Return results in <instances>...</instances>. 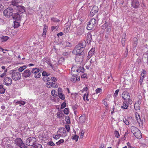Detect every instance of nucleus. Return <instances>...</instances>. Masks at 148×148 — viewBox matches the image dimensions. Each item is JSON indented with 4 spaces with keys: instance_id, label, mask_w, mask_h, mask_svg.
Returning a JSON list of instances; mask_svg holds the SVG:
<instances>
[{
    "instance_id": "nucleus-64",
    "label": "nucleus",
    "mask_w": 148,
    "mask_h": 148,
    "mask_svg": "<svg viewBox=\"0 0 148 148\" xmlns=\"http://www.w3.org/2000/svg\"><path fill=\"white\" fill-rule=\"evenodd\" d=\"M84 132L83 131V130L82 131V132H81V135H80V137L81 138H82L83 137L84 134Z\"/></svg>"
},
{
    "instance_id": "nucleus-38",
    "label": "nucleus",
    "mask_w": 148,
    "mask_h": 148,
    "mask_svg": "<svg viewBox=\"0 0 148 148\" xmlns=\"http://www.w3.org/2000/svg\"><path fill=\"white\" fill-rule=\"evenodd\" d=\"M26 66L25 65H24L20 67L18 69V71L20 72L23 71L26 68Z\"/></svg>"
},
{
    "instance_id": "nucleus-56",
    "label": "nucleus",
    "mask_w": 148,
    "mask_h": 148,
    "mask_svg": "<svg viewBox=\"0 0 148 148\" xmlns=\"http://www.w3.org/2000/svg\"><path fill=\"white\" fill-rule=\"evenodd\" d=\"M77 69V68L75 66H73L71 68V72H75L76 71V69Z\"/></svg>"
},
{
    "instance_id": "nucleus-17",
    "label": "nucleus",
    "mask_w": 148,
    "mask_h": 148,
    "mask_svg": "<svg viewBox=\"0 0 148 148\" xmlns=\"http://www.w3.org/2000/svg\"><path fill=\"white\" fill-rule=\"evenodd\" d=\"M131 5L134 8H137L139 5V3L138 0H133Z\"/></svg>"
},
{
    "instance_id": "nucleus-48",
    "label": "nucleus",
    "mask_w": 148,
    "mask_h": 148,
    "mask_svg": "<svg viewBox=\"0 0 148 148\" xmlns=\"http://www.w3.org/2000/svg\"><path fill=\"white\" fill-rule=\"evenodd\" d=\"M137 40L136 38H135L133 39V42L134 45L136 47L137 44Z\"/></svg>"
},
{
    "instance_id": "nucleus-12",
    "label": "nucleus",
    "mask_w": 148,
    "mask_h": 148,
    "mask_svg": "<svg viewBox=\"0 0 148 148\" xmlns=\"http://www.w3.org/2000/svg\"><path fill=\"white\" fill-rule=\"evenodd\" d=\"M95 48H92L88 52V55L87 56V62H88V60L93 56L95 53Z\"/></svg>"
},
{
    "instance_id": "nucleus-61",
    "label": "nucleus",
    "mask_w": 148,
    "mask_h": 148,
    "mask_svg": "<svg viewBox=\"0 0 148 148\" xmlns=\"http://www.w3.org/2000/svg\"><path fill=\"white\" fill-rule=\"evenodd\" d=\"M48 144L51 146H53L55 145V144L52 141H49L48 143Z\"/></svg>"
},
{
    "instance_id": "nucleus-58",
    "label": "nucleus",
    "mask_w": 148,
    "mask_h": 148,
    "mask_svg": "<svg viewBox=\"0 0 148 148\" xmlns=\"http://www.w3.org/2000/svg\"><path fill=\"white\" fill-rule=\"evenodd\" d=\"M42 75L43 76L46 77L49 75V74L46 71H44L42 73Z\"/></svg>"
},
{
    "instance_id": "nucleus-5",
    "label": "nucleus",
    "mask_w": 148,
    "mask_h": 148,
    "mask_svg": "<svg viewBox=\"0 0 148 148\" xmlns=\"http://www.w3.org/2000/svg\"><path fill=\"white\" fill-rule=\"evenodd\" d=\"M15 143L21 148H27V147L23 143L22 140L20 138H17L14 140Z\"/></svg>"
},
{
    "instance_id": "nucleus-18",
    "label": "nucleus",
    "mask_w": 148,
    "mask_h": 148,
    "mask_svg": "<svg viewBox=\"0 0 148 148\" xmlns=\"http://www.w3.org/2000/svg\"><path fill=\"white\" fill-rule=\"evenodd\" d=\"M16 9L21 13H22L25 11V7L20 5L17 6Z\"/></svg>"
},
{
    "instance_id": "nucleus-28",
    "label": "nucleus",
    "mask_w": 148,
    "mask_h": 148,
    "mask_svg": "<svg viewBox=\"0 0 148 148\" xmlns=\"http://www.w3.org/2000/svg\"><path fill=\"white\" fill-rule=\"evenodd\" d=\"M57 117L59 118H63L64 115L62 111L58 112L57 113Z\"/></svg>"
},
{
    "instance_id": "nucleus-39",
    "label": "nucleus",
    "mask_w": 148,
    "mask_h": 148,
    "mask_svg": "<svg viewBox=\"0 0 148 148\" xmlns=\"http://www.w3.org/2000/svg\"><path fill=\"white\" fill-rule=\"evenodd\" d=\"M53 85V82H47L46 84V86L48 88H51L52 87Z\"/></svg>"
},
{
    "instance_id": "nucleus-43",
    "label": "nucleus",
    "mask_w": 148,
    "mask_h": 148,
    "mask_svg": "<svg viewBox=\"0 0 148 148\" xmlns=\"http://www.w3.org/2000/svg\"><path fill=\"white\" fill-rule=\"evenodd\" d=\"M59 98L62 100H64L65 99V96L64 94L62 93L58 94Z\"/></svg>"
},
{
    "instance_id": "nucleus-59",
    "label": "nucleus",
    "mask_w": 148,
    "mask_h": 148,
    "mask_svg": "<svg viewBox=\"0 0 148 148\" xmlns=\"http://www.w3.org/2000/svg\"><path fill=\"white\" fill-rule=\"evenodd\" d=\"M119 89H117V90H116L115 91V92L113 95L114 96V97H117L118 95V93L119 92Z\"/></svg>"
},
{
    "instance_id": "nucleus-55",
    "label": "nucleus",
    "mask_w": 148,
    "mask_h": 148,
    "mask_svg": "<svg viewBox=\"0 0 148 148\" xmlns=\"http://www.w3.org/2000/svg\"><path fill=\"white\" fill-rule=\"evenodd\" d=\"M123 121L126 125H129V122L126 119H123Z\"/></svg>"
},
{
    "instance_id": "nucleus-50",
    "label": "nucleus",
    "mask_w": 148,
    "mask_h": 148,
    "mask_svg": "<svg viewBox=\"0 0 148 148\" xmlns=\"http://www.w3.org/2000/svg\"><path fill=\"white\" fill-rule=\"evenodd\" d=\"M102 91V89L100 88H98L95 90L96 93L97 94L101 92Z\"/></svg>"
},
{
    "instance_id": "nucleus-62",
    "label": "nucleus",
    "mask_w": 148,
    "mask_h": 148,
    "mask_svg": "<svg viewBox=\"0 0 148 148\" xmlns=\"http://www.w3.org/2000/svg\"><path fill=\"white\" fill-rule=\"evenodd\" d=\"M66 106V103L65 102H63L61 105V108H64Z\"/></svg>"
},
{
    "instance_id": "nucleus-29",
    "label": "nucleus",
    "mask_w": 148,
    "mask_h": 148,
    "mask_svg": "<svg viewBox=\"0 0 148 148\" xmlns=\"http://www.w3.org/2000/svg\"><path fill=\"white\" fill-rule=\"evenodd\" d=\"M40 70L39 69H37V71L35 73L34 77L36 78H38L40 77V73L39 72Z\"/></svg>"
},
{
    "instance_id": "nucleus-1",
    "label": "nucleus",
    "mask_w": 148,
    "mask_h": 148,
    "mask_svg": "<svg viewBox=\"0 0 148 148\" xmlns=\"http://www.w3.org/2000/svg\"><path fill=\"white\" fill-rule=\"evenodd\" d=\"M122 97L123 99L126 101H127V102L129 104H131L132 103V100L130 99V96L129 93L127 91H124L122 95Z\"/></svg>"
},
{
    "instance_id": "nucleus-4",
    "label": "nucleus",
    "mask_w": 148,
    "mask_h": 148,
    "mask_svg": "<svg viewBox=\"0 0 148 148\" xmlns=\"http://www.w3.org/2000/svg\"><path fill=\"white\" fill-rule=\"evenodd\" d=\"M84 49L80 47L76 46L73 50L72 53L76 56H82L83 53V51Z\"/></svg>"
},
{
    "instance_id": "nucleus-51",
    "label": "nucleus",
    "mask_w": 148,
    "mask_h": 148,
    "mask_svg": "<svg viewBox=\"0 0 148 148\" xmlns=\"http://www.w3.org/2000/svg\"><path fill=\"white\" fill-rule=\"evenodd\" d=\"M60 136L59 134H57L56 135H53V137L54 138L56 139H59L60 137Z\"/></svg>"
},
{
    "instance_id": "nucleus-40",
    "label": "nucleus",
    "mask_w": 148,
    "mask_h": 148,
    "mask_svg": "<svg viewBox=\"0 0 148 148\" xmlns=\"http://www.w3.org/2000/svg\"><path fill=\"white\" fill-rule=\"evenodd\" d=\"M79 120L81 123H84L85 121V117L84 116H81L79 118Z\"/></svg>"
},
{
    "instance_id": "nucleus-52",
    "label": "nucleus",
    "mask_w": 148,
    "mask_h": 148,
    "mask_svg": "<svg viewBox=\"0 0 148 148\" xmlns=\"http://www.w3.org/2000/svg\"><path fill=\"white\" fill-rule=\"evenodd\" d=\"M59 27L58 26H53L51 27V29L52 30L55 29L56 31H57L58 30Z\"/></svg>"
},
{
    "instance_id": "nucleus-54",
    "label": "nucleus",
    "mask_w": 148,
    "mask_h": 148,
    "mask_svg": "<svg viewBox=\"0 0 148 148\" xmlns=\"http://www.w3.org/2000/svg\"><path fill=\"white\" fill-rule=\"evenodd\" d=\"M144 78V75L141 76V77L140 79V85L142 84Z\"/></svg>"
},
{
    "instance_id": "nucleus-15",
    "label": "nucleus",
    "mask_w": 148,
    "mask_h": 148,
    "mask_svg": "<svg viewBox=\"0 0 148 148\" xmlns=\"http://www.w3.org/2000/svg\"><path fill=\"white\" fill-rule=\"evenodd\" d=\"M86 45V42L85 41H82L80 42L76 46L77 47H80L81 48H82L84 49V48Z\"/></svg>"
},
{
    "instance_id": "nucleus-34",
    "label": "nucleus",
    "mask_w": 148,
    "mask_h": 148,
    "mask_svg": "<svg viewBox=\"0 0 148 148\" xmlns=\"http://www.w3.org/2000/svg\"><path fill=\"white\" fill-rule=\"evenodd\" d=\"M47 26H46L45 25V26L44 27L43 29V33L42 34V36L44 37H45L46 36V32H47Z\"/></svg>"
},
{
    "instance_id": "nucleus-22",
    "label": "nucleus",
    "mask_w": 148,
    "mask_h": 148,
    "mask_svg": "<svg viewBox=\"0 0 148 148\" xmlns=\"http://www.w3.org/2000/svg\"><path fill=\"white\" fill-rule=\"evenodd\" d=\"M134 135L136 138L138 139H140L142 137L141 133L139 130L136 132Z\"/></svg>"
},
{
    "instance_id": "nucleus-41",
    "label": "nucleus",
    "mask_w": 148,
    "mask_h": 148,
    "mask_svg": "<svg viewBox=\"0 0 148 148\" xmlns=\"http://www.w3.org/2000/svg\"><path fill=\"white\" fill-rule=\"evenodd\" d=\"M65 120L67 124H69L71 123L70 117L68 116H66L65 117Z\"/></svg>"
},
{
    "instance_id": "nucleus-3",
    "label": "nucleus",
    "mask_w": 148,
    "mask_h": 148,
    "mask_svg": "<svg viewBox=\"0 0 148 148\" xmlns=\"http://www.w3.org/2000/svg\"><path fill=\"white\" fill-rule=\"evenodd\" d=\"M96 23V20L95 18L91 19L89 22L87 26V29L88 30H92L95 27Z\"/></svg>"
},
{
    "instance_id": "nucleus-7",
    "label": "nucleus",
    "mask_w": 148,
    "mask_h": 148,
    "mask_svg": "<svg viewBox=\"0 0 148 148\" xmlns=\"http://www.w3.org/2000/svg\"><path fill=\"white\" fill-rule=\"evenodd\" d=\"M13 9L11 8H9L5 10L3 12L4 15L7 17H9L13 14Z\"/></svg>"
},
{
    "instance_id": "nucleus-8",
    "label": "nucleus",
    "mask_w": 148,
    "mask_h": 148,
    "mask_svg": "<svg viewBox=\"0 0 148 148\" xmlns=\"http://www.w3.org/2000/svg\"><path fill=\"white\" fill-rule=\"evenodd\" d=\"M57 133L61 137H64L67 136L66 131L65 129L63 127L60 128L58 130Z\"/></svg>"
},
{
    "instance_id": "nucleus-21",
    "label": "nucleus",
    "mask_w": 148,
    "mask_h": 148,
    "mask_svg": "<svg viewBox=\"0 0 148 148\" xmlns=\"http://www.w3.org/2000/svg\"><path fill=\"white\" fill-rule=\"evenodd\" d=\"M136 119L138 122L139 126L140 127H142L143 126V123L142 121H141L140 116L139 115L138 116H136Z\"/></svg>"
},
{
    "instance_id": "nucleus-46",
    "label": "nucleus",
    "mask_w": 148,
    "mask_h": 148,
    "mask_svg": "<svg viewBox=\"0 0 148 148\" xmlns=\"http://www.w3.org/2000/svg\"><path fill=\"white\" fill-rule=\"evenodd\" d=\"M51 20L52 21L54 22H59L60 21L59 19L55 18H51Z\"/></svg>"
},
{
    "instance_id": "nucleus-37",
    "label": "nucleus",
    "mask_w": 148,
    "mask_h": 148,
    "mask_svg": "<svg viewBox=\"0 0 148 148\" xmlns=\"http://www.w3.org/2000/svg\"><path fill=\"white\" fill-rule=\"evenodd\" d=\"M14 28H17L20 25L19 22H17L16 21H14Z\"/></svg>"
},
{
    "instance_id": "nucleus-36",
    "label": "nucleus",
    "mask_w": 148,
    "mask_h": 148,
    "mask_svg": "<svg viewBox=\"0 0 148 148\" xmlns=\"http://www.w3.org/2000/svg\"><path fill=\"white\" fill-rule=\"evenodd\" d=\"M9 38L7 36H3V37L1 38V40L2 42L6 41L8 40Z\"/></svg>"
},
{
    "instance_id": "nucleus-33",
    "label": "nucleus",
    "mask_w": 148,
    "mask_h": 148,
    "mask_svg": "<svg viewBox=\"0 0 148 148\" xmlns=\"http://www.w3.org/2000/svg\"><path fill=\"white\" fill-rule=\"evenodd\" d=\"M88 95L89 94L88 93L87 94H85L84 95L83 99L84 101L86 100L87 101H88L89 100L88 99Z\"/></svg>"
},
{
    "instance_id": "nucleus-6",
    "label": "nucleus",
    "mask_w": 148,
    "mask_h": 148,
    "mask_svg": "<svg viewBox=\"0 0 148 148\" xmlns=\"http://www.w3.org/2000/svg\"><path fill=\"white\" fill-rule=\"evenodd\" d=\"M21 77V74L18 72L14 71L12 73V77L14 80L17 81L20 79Z\"/></svg>"
},
{
    "instance_id": "nucleus-42",
    "label": "nucleus",
    "mask_w": 148,
    "mask_h": 148,
    "mask_svg": "<svg viewBox=\"0 0 148 148\" xmlns=\"http://www.w3.org/2000/svg\"><path fill=\"white\" fill-rule=\"evenodd\" d=\"M38 69L35 68H34L33 69H31V75L32 74H33L34 73L35 74L36 73V72L37 71V69Z\"/></svg>"
},
{
    "instance_id": "nucleus-25",
    "label": "nucleus",
    "mask_w": 148,
    "mask_h": 148,
    "mask_svg": "<svg viewBox=\"0 0 148 148\" xmlns=\"http://www.w3.org/2000/svg\"><path fill=\"white\" fill-rule=\"evenodd\" d=\"M77 73L80 72L84 73V69L82 66H79L77 67V69H76Z\"/></svg>"
},
{
    "instance_id": "nucleus-35",
    "label": "nucleus",
    "mask_w": 148,
    "mask_h": 148,
    "mask_svg": "<svg viewBox=\"0 0 148 148\" xmlns=\"http://www.w3.org/2000/svg\"><path fill=\"white\" fill-rule=\"evenodd\" d=\"M42 80L45 82H47L50 81L51 80V78L48 76H47L43 77L42 78Z\"/></svg>"
},
{
    "instance_id": "nucleus-24",
    "label": "nucleus",
    "mask_w": 148,
    "mask_h": 148,
    "mask_svg": "<svg viewBox=\"0 0 148 148\" xmlns=\"http://www.w3.org/2000/svg\"><path fill=\"white\" fill-rule=\"evenodd\" d=\"M84 33V29L82 27H78L76 35H81Z\"/></svg>"
},
{
    "instance_id": "nucleus-20",
    "label": "nucleus",
    "mask_w": 148,
    "mask_h": 148,
    "mask_svg": "<svg viewBox=\"0 0 148 148\" xmlns=\"http://www.w3.org/2000/svg\"><path fill=\"white\" fill-rule=\"evenodd\" d=\"M13 18L14 19L18 21H20L21 18V16L18 13L14 14L13 16Z\"/></svg>"
},
{
    "instance_id": "nucleus-63",
    "label": "nucleus",
    "mask_w": 148,
    "mask_h": 148,
    "mask_svg": "<svg viewBox=\"0 0 148 148\" xmlns=\"http://www.w3.org/2000/svg\"><path fill=\"white\" fill-rule=\"evenodd\" d=\"M62 88H59L58 89V94L62 93Z\"/></svg>"
},
{
    "instance_id": "nucleus-2",
    "label": "nucleus",
    "mask_w": 148,
    "mask_h": 148,
    "mask_svg": "<svg viewBox=\"0 0 148 148\" xmlns=\"http://www.w3.org/2000/svg\"><path fill=\"white\" fill-rule=\"evenodd\" d=\"M36 143V140L34 137H30L26 141V145L28 146H32Z\"/></svg>"
},
{
    "instance_id": "nucleus-30",
    "label": "nucleus",
    "mask_w": 148,
    "mask_h": 148,
    "mask_svg": "<svg viewBox=\"0 0 148 148\" xmlns=\"http://www.w3.org/2000/svg\"><path fill=\"white\" fill-rule=\"evenodd\" d=\"M18 2L17 0H13L12 2V5H13V6H16V8H17V6H18Z\"/></svg>"
},
{
    "instance_id": "nucleus-45",
    "label": "nucleus",
    "mask_w": 148,
    "mask_h": 148,
    "mask_svg": "<svg viewBox=\"0 0 148 148\" xmlns=\"http://www.w3.org/2000/svg\"><path fill=\"white\" fill-rule=\"evenodd\" d=\"M17 104H20L21 105H24L25 104V102L24 101L21 100L18 101L16 102Z\"/></svg>"
},
{
    "instance_id": "nucleus-47",
    "label": "nucleus",
    "mask_w": 148,
    "mask_h": 148,
    "mask_svg": "<svg viewBox=\"0 0 148 148\" xmlns=\"http://www.w3.org/2000/svg\"><path fill=\"white\" fill-rule=\"evenodd\" d=\"M7 71V69L5 70L4 71V72L2 74H1L0 75V77H1V78H3V77H4L6 76Z\"/></svg>"
},
{
    "instance_id": "nucleus-11",
    "label": "nucleus",
    "mask_w": 148,
    "mask_h": 148,
    "mask_svg": "<svg viewBox=\"0 0 148 148\" xmlns=\"http://www.w3.org/2000/svg\"><path fill=\"white\" fill-rule=\"evenodd\" d=\"M12 83V80L11 78L8 77H6L4 80V84L5 85L9 86Z\"/></svg>"
},
{
    "instance_id": "nucleus-14",
    "label": "nucleus",
    "mask_w": 148,
    "mask_h": 148,
    "mask_svg": "<svg viewBox=\"0 0 148 148\" xmlns=\"http://www.w3.org/2000/svg\"><path fill=\"white\" fill-rule=\"evenodd\" d=\"M98 10V7L96 6H94L90 11V15L92 16L97 13Z\"/></svg>"
},
{
    "instance_id": "nucleus-26",
    "label": "nucleus",
    "mask_w": 148,
    "mask_h": 148,
    "mask_svg": "<svg viewBox=\"0 0 148 148\" xmlns=\"http://www.w3.org/2000/svg\"><path fill=\"white\" fill-rule=\"evenodd\" d=\"M129 104L127 101H125L123 102V105L121 106V108L124 109H127Z\"/></svg>"
},
{
    "instance_id": "nucleus-19",
    "label": "nucleus",
    "mask_w": 148,
    "mask_h": 148,
    "mask_svg": "<svg viewBox=\"0 0 148 148\" xmlns=\"http://www.w3.org/2000/svg\"><path fill=\"white\" fill-rule=\"evenodd\" d=\"M42 61L44 63L46 62L51 67L53 68V66L50 60L47 58H45L43 59Z\"/></svg>"
},
{
    "instance_id": "nucleus-13",
    "label": "nucleus",
    "mask_w": 148,
    "mask_h": 148,
    "mask_svg": "<svg viewBox=\"0 0 148 148\" xmlns=\"http://www.w3.org/2000/svg\"><path fill=\"white\" fill-rule=\"evenodd\" d=\"M31 75L30 70L29 69H26L25 70L23 73V77H27Z\"/></svg>"
},
{
    "instance_id": "nucleus-60",
    "label": "nucleus",
    "mask_w": 148,
    "mask_h": 148,
    "mask_svg": "<svg viewBox=\"0 0 148 148\" xmlns=\"http://www.w3.org/2000/svg\"><path fill=\"white\" fill-rule=\"evenodd\" d=\"M65 128L67 131V132H69L70 129L69 126V125H66L65 126Z\"/></svg>"
},
{
    "instance_id": "nucleus-31",
    "label": "nucleus",
    "mask_w": 148,
    "mask_h": 148,
    "mask_svg": "<svg viewBox=\"0 0 148 148\" xmlns=\"http://www.w3.org/2000/svg\"><path fill=\"white\" fill-rule=\"evenodd\" d=\"M92 39V35L90 33H88L87 36V41L88 43H90Z\"/></svg>"
},
{
    "instance_id": "nucleus-9",
    "label": "nucleus",
    "mask_w": 148,
    "mask_h": 148,
    "mask_svg": "<svg viewBox=\"0 0 148 148\" xmlns=\"http://www.w3.org/2000/svg\"><path fill=\"white\" fill-rule=\"evenodd\" d=\"M102 28L107 32H109L111 30V27L110 24L107 22L106 23L102 26Z\"/></svg>"
},
{
    "instance_id": "nucleus-10",
    "label": "nucleus",
    "mask_w": 148,
    "mask_h": 148,
    "mask_svg": "<svg viewBox=\"0 0 148 148\" xmlns=\"http://www.w3.org/2000/svg\"><path fill=\"white\" fill-rule=\"evenodd\" d=\"M71 75H72L71 78V80L73 83L77 81H79L80 80V77H78L77 78V73L74 74L72 72L71 73Z\"/></svg>"
},
{
    "instance_id": "nucleus-53",
    "label": "nucleus",
    "mask_w": 148,
    "mask_h": 148,
    "mask_svg": "<svg viewBox=\"0 0 148 148\" xmlns=\"http://www.w3.org/2000/svg\"><path fill=\"white\" fill-rule=\"evenodd\" d=\"M78 138L79 136H78L75 135L72 138L73 140H75V141L77 142L78 140Z\"/></svg>"
},
{
    "instance_id": "nucleus-16",
    "label": "nucleus",
    "mask_w": 148,
    "mask_h": 148,
    "mask_svg": "<svg viewBox=\"0 0 148 148\" xmlns=\"http://www.w3.org/2000/svg\"><path fill=\"white\" fill-rule=\"evenodd\" d=\"M83 60V57L82 56H76L75 58L76 62L78 64H80Z\"/></svg>"
},
{
    "instance_id": "nucleus-57",
    "label": "nucleus",
    "mask_w": 148,
    "mask_h": 148,
    "mask_svg": "<svg viewBox=\"0 0 148 148\" xmlns=\"http://www.w3.org/2000/svg\"><path fill=\"white\" fill-rule=\"evenodd\" d=\"M114 134L115 136L118 138H119L120 136V135L118 132L117 131H115Z\"/></svg>"
},
{
    "instance_id": "nucleus-23",
    "label": "nucleus",
    "mask_w": 148,
    "mask_h": 148,
    "mask_svg": "<svg viewBox=\"0 0 148 148\" xmlns=\"http://www.w3.org/2000/svg\"><path fill=\"white\" fill-rule=\"evenodd\" d=\"M140 100H138L137 102L135 103L134 107L135 110H139L140 109Z\"/></svg>"
},
{
    "instance_id": "nucleus-27",
    "label": "nucleus",
    "mask_w": 148,
    "mask_h": 148,
    "mask_svg": "<svg viewBox=\"0 0 148 148\" xmlns=\"http://www.w3.org/2000/svg\"><path fill=\"white\" fill-rule=\"evenodd\" d=\"M139 130L136 127L134 126H132L131 127V130L133 134H135L136 132L137 131H138Z\"/></svg>"
},
{
    "instance_id": "nucleus-44",
    "label": "nucleus",
    "mask_w": 148,
    "mask_h": 148,
    "mask_svg": "<svg viewBox=\"0 0 148 148\" xmlns=\"http://www.w3.org/2000/svg\"><path fill=\"white\" fill-rule=\"evenodd\" d=\"M95 58H92L89 61L90 62V63L89 64L90 65L91 64H93L94 62H95Z\"/></svg>"
},
{
    "instance_id": "nucleus-49",
    "label": "nucleus",
    "mask_w": 148,
    "mask_h": 148,
    "mask_svg": "<svg viewBox=\"0 0 148 148\" xmlns=\"http://www.w3.org/2000/svg\"><path fill=\"white\" fill-rule=\"evenodd\" d=\"M64 113L66 114H68L69 112L68 109L67 108H65L63 111Z\"/></svg>"
},
{
    "instance_id": "nucleus-32",
    "label": "nucleus",
    "mask_w": 148,
    "mask_h": 148,
    "mask_svg": "<svg viewBox=\"0 0 148 148\" xmlns=\"http://www.w3.org/2000/svg\"><path fill=\"white\" fill-rule=\"evenodd\" d=\"M3 85H0V93H4L5 91V89L3 88Z\"/></svg>"
}]
</instances>
